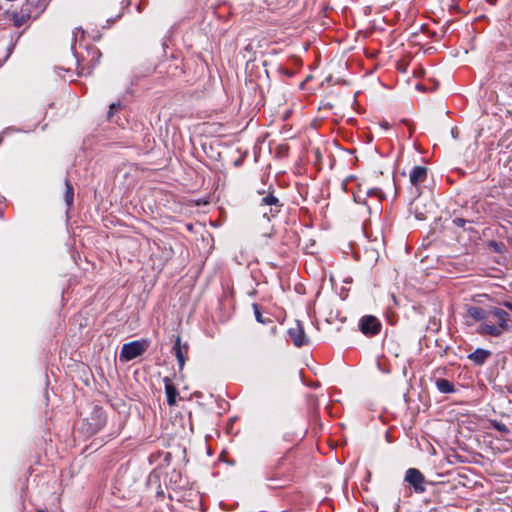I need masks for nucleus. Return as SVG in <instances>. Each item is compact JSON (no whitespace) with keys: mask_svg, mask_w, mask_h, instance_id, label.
<instances>
[{"mask_svg":"<svg viewBox=\"0 0 512 512\" xmlns=\"http://www.w3.org/2000/svg\"><path fill=\"white\" fill-rule=\"evenodd\" d=\"M510 315L501 308L493 307L488 310L487 318L480 323L476 332L482 336L499 337L510 330Z\"/></svg>","mask_w":512,"mask_h":512,"instance_id":"f257e3e1","label":"nucleus"},{"mask_svg":"<svg viewBox=\"0 0 512 512\" xmlns=\"http://www.w3.org/2000/svg\"><path fill=\"white\" fill-rule=\"evenodd\" d=\"M148 348V342L146 340L142 341H132L126 343L122 346L120 352V360L121 361H131L138 356L142 355L146 349Z\"/></svg>","mask_w":512,"mask_h":512,"instance_id":"f03ea898","label":"nucleus"},{"mask_svg":"<svg viewBox=\"0 0 512 512\" xmlns=\"http://www.w3.org/2000/svg\"><path fill=\"white\" fill-rule=\"evenodd\" d=\"M405 481L413 487L414 491L418 494H422L426 491L425 477L420 470L416 468H409L405 473Z\"/></svg>","mask_w":512,"mask_h":512,"instance_id":"7ed1b4c3","label":"nucleus"},{"mask_svg":"<svg viewBox=\"0 0 512 512\" xmlns=\"http://www.w3.org/2000/svg\"><path fill=\"white\" fill-rule=\"evenodd\" d=\"M288 335L296 347H302L309 343L304 328L299 321H295L293 326L288 329Z\"/></svg>","mask_w":512,"mask_h":512,"instance_id":"20e7f679","label":"nucleus"},{"mask_svg":"<svg viewBox=\"0 0 512 512\" xmlns=\"http://www.w3.org/2000/svg\"><path fill=\"white\" fill-rule=\"evenodd\" d=\"M380 321L371 315L364 316L360 320V330L365 335H376L380 332Z\"/></svg>","mask_w":512,"mask_h":512,"instance_id":"39448f33","label":"nucleus"},{"mask_svg":"<svg viewBox=\"0 0 512 512\" xmlns=\"http://www.w3.org/2000/svg\"><path fill=\"white\" fill-rule=\"evenodd\" d=\"M260 207L263 209V216L269 219V213L274 216L279 212V201L272 194H268L262 198Z\"/></svg>","mask_w":512,"mask_h":512,"instance_id":"423d86ee","label":"nucleus"},{"mask_svg":"<svg viewBox=\"0 0 512 512\" xmlns=\"http://www.w3.org/2000/svg\"><path fill=\"white\" fill-rule=\"evenodd\" d=\"M173 351L178 361L179 369L182 370L186 362L189 345L187 343H182L180 336H177L173 346Z\"/></svg>","mask_w":512,"mask_h":512,"instance_id":"0eeeda50","label":"nucleus"},{"mask_svg":"<svg viewBox=\"0 0 512 512\" xmlns=\"http://www.w3.org/2000/svg\"><path fill=\"white\" fill-rule=\"evenodd\" d=\"M427 177V169L423 166H416L410 172V182L414 186L423 183Z\"/></svg>","mask_w":512,"mask_h":512,"instance_id":"6e6552de","label":"nucleus"},{"mask_svg":"<svg viewBox=\"0 0 512 512\" xmlns=\"http://www.w3.org/2000/svg\"><path fill=\"white\" fill-rule=\"evenodd\" d=\"M491 356L489 350L478 348L468 355V359L476 365H483Z\"/></svg>","mask_w":512,"mask_h":512,"instance_id":"1a4fd4ad","label":"nucleus"},{"mask_svg":"<svg viewBox=\"0 0 512 512\" xmlns=\"http://www.w3.org/2000/svg\"><path fill=\"white\" fill-rule=\"evenodd\" d=\"M164 385H165V393H166V396H167V403L170 405V406H175L176 405V398L178 396V391L176 389V387L173 385V383L171 382V380L169 378H164Z\"/></svg>","mask_w":512,"mask_h":512,"instance_id":"9d476101","label":"nucleus"},{"mask_svg":"<svg viewBox=\"0 0 512 512\" xmlns=\"http://www.w3.org/2000/svg\"><path fill=\"white\" fill-rule=\"evenodd\" d=\"M467 314L475 321H479L482 323L487 318L488 311L484 310L481 307L469 306L467 308Z\"/></svg>","mask_w":512,"mask_h":512,"instance_id":"9b49d317","label":"nucleus"},{"mask_svg":"<svg viewBox=\"0 0 512 512\" xmlns=\"http://www.w3.org/2000/svg\"><path fill=\"white\" fill-rule=\"evenodd\" d=\"M65 202H66V205L68 207V209H70L72 206H73V201H74V189H73V186L70 182V180L67 178L65 180Z\"/></svg>","mask_w":512,"mask_h":512,"instance_id":"f8f14e48","label":"nucleus"},{"mask_svg":"<svg viewBox=\"0 0 512 512\" xmlns=\"http://www.w3.org/2000/svg\"><path fill=\"white\" fill-rule=\"evenodd\" d=\"M12 20L15 27H21L29 21L28 14L18 11L12 12Z\"/></svg>","mask_w":512,"mask_h":512,"instance_id":"ddd939ff","label":"nucleus"},{"mask_svg":"<svg viewBox=\"0 0 512 512\" xmlns=\"http://www.w3.org/2000/svg\"><path fill=\"white\" fill-rule=\"evenodd\" d=\"M437 389L442 393H451L454 391L453 384L447 379H437L436 381Z\"/></svg>","mask_w":512,"mask_h":512,"instance_id":"4468645a","label":"nucleus"},{"mask_svg":"<svg viewBox=\"0 0 512 512\" xmlns=\"http://www.w3.org/2000/svg\"><path fill=\"white\" fill-rule=\"evenodd\" d=\"M34 9V5L33 3H30L28 1H26L19 12H22V13H27L28 14V18L30 19L31 18V15H32V11Z\"/></svg>","mask_w":512,"mask_h":512,"instance_id":"2eb2a0df","label":"nucleus"},{"mask_svg":"<svg viewBox=\"0 0 512 512\" xmlns=\"http://www.w3.org/2000/svg\"><path fill=\"white\" fill-rule=\"evenodd\" d=\"M253 310H254V315H255L256 320L259 323L265 324L266 320L264 319V317L260 311V308L257 304H253Z\"/></svg>","mask_w":512,"mask_h":512,"instance_id":"dca6fc26","label":"nucleus"},{"mask_svg":"<svg viewBox=\"0 0 512 512\" xmlns=\"http://www.w3.org/2000/svg\"><path fill=\"white\" fill-rule=\"evenodd\" d=\"M121 108V102L112 103L108 112V117L111 118L113 113Z\"/></svg>","mask_w":512,"mask_h":512,"instance_id":"f3484780","label":"nucleus"},{"mask_svg":"<svg viewBox=\"0 0 512 512\" xmlns=\"http://www.w3.org/2000/svg\"><path fill=\"white\" fill-rule=\"evenodd\" d=\"M494 427H495L497 430H499L500 432H502V433H506V432H508V428H507V426H506V425H504V424L495 423V424H494Z\"/></svg>","mask_w":512,"mask_h":512,"instance_id":"a211bd4d","label":"nucleus"},{"mask_svg":"<svg viewBox=\"0 0 512 512\" xmlns=\"http://www.w3.org/2000/svg\"><path fill=\"white\" fill-rule=\"evenodd\" d=\"M504 305H505L508 309L512 310V303H510V302H506Z\"/></svg>","mask_w":512,"mask_h":512,"instance_id":"6ab92c4d","label":"nucleus"},{"mask_svg":"<svg viewBox=\"0 0 512 512\" xmlns=\"http://www.w3.org/2000/svg\"><path fill=\"white\" fill-rule=\"evenodd\" d=\"M77 31H78V32H81V37H83V36H84V31H83L82 29L78 28V29H77Z\"/></svg>","mask_w":512,"mask_h":512,"instance_id":"aec40b11","label":"nucleus"},{"mask_svg":"<svg viewBox=\"0 0 512 512\" xmlns=\"http://www.w3.org/2000/svg\"><path fill=\"white\" fill-rule=\"evenodd\" d=\"M457 222H458V224H461V225H462V224H463V222H464V220H462V219H457Z\"/></svg>","mask_w":512,"mask_h":512,"instance_id":"412c9836","label":"nucleus"},{"mask_svg":"<svg viewBox=\"0 0 512 512\" xmlns=\"http://www.w3.org/2000/svg\"><path fill=\"white\" fill-rule=\"evenodd\" d=\"M37 512H44V511H42V510H39V511H37Z\"/></svg>","mask_w":512,"mask_h":512,"instance_id":"4be33fe9","label":"nucleus"}]
</instances>
